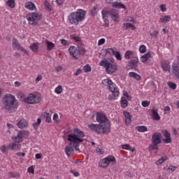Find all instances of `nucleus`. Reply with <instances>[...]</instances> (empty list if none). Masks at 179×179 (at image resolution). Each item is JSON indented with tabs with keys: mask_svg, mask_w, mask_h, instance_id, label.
<instances>
[{
	"mask_svg": "<svg viewBox=\"0 0 179 179\" xmlns=\"http://www.w3.org/2000/svg\"><path fill=\"white\" fill-rule=\"evenodd\" d=\"M15 155L16 156H19V157L22 156V157H24V156H26V154L24 152H17Z\"/></svg>",
	"mask_w": 179,
	"mask_h": 179,
	"instance_id": "obj_59",
	"label": "nucleus"
},
{
	"mask_svg": "<svg viewBox=\"0 0 179 179\" xmlns=\"http://www.w3.org/2000/svg\"><path fill=\"white\" fill-rule=\"evenodd\" d=\"M123 29H125V30H127V29H132L133 30H135L136 27L133 24L127 22V23L123 24Z\"/></svg>",
	"mask_w": 179,
	"mask_h": 179,
	"instance_id": "obj_30",
	"label": "nucleus"
},
{
	"mask_svg": "<svg viewBox=\"0 0 179 179\" xmlns=\"http://www.w3.org/2000/svg\"><path fill=\"white\" fill-rule=\"evenodd\" d=\"M117 50H115V48H107L106 49V55L109 54V55H114Z\"/></svg>",
	"mask_w": 179,
	"mask_h": 179,
	"instance_id": "obj_32",
	"label": "nucleus"
},
{
	"mask_svg": "<svg viewBox=\"0 0 179 179\" xmlns=\"http://www.w3.org/2000/svg\"><path fill=\"white\" fill-rule=\"evenodd\" d=\"M108 164L111 163L112 164H115L117 163V161L115 160V157L112 155H109L107 157H106Z\"/></svg>",
	"mask_w": 179,
	"mask_h": 179,
	"instance_id": "obj_25",
	"label": "nucleus"
},
{
	"mask_svg": "<svg viewBox=\"0 0 179 179\" xmlns=\"http://www.w3.org/2000/svg\"><path fill=\"white\" fill-rule=\"evenodd\" d=\"M161 66L162 68V70L164 71V72H169L170 73V69L171 68V66H170V62L169 61H164L162 62L161 64Z\"/></svg>",
	"mask_w": 179,
	"mask_h": 179,
	"instance_id": "obj_12",
	"label": "nucleus"
},
{
	"mask_svg": "<svg viewBox=\"0 0 179 179\" xmlns=\"http://www.w3.org/2000/svg\"><path fill=\"white\" fill-rule=\"evenodd\" d=\"M40 124H41V119L38 118L37 122H35L33 124V127H34V129H37L38 128V125H40Z\"/></svg>",
	"mask_w": 179,
	"mask_h": 179,
	"instance_id": "obj_43",
	"label": "nucleus"
},
{
	"mask_svg": "<svg viewBox=\"0 0 179 179\" xmlns=\"http://www.w3.org/2000/svg\"><path fill=\"white\" fill-rule=\"evenodd\" d=\"M166 160H167V157L163 156L161 157V159L156 161L155 163H156L157 166H159V164H162V163H164V162H166Z\"/></svg>",
	"mask_w": 179,
	"mask_h": 179,
	"instance_id": "obj_35",
	"label": "nucleus"
},
{
	"mask_svg": "<svg viewBox=\"0 0 179 179\" xmlns=\"http://www.w3.org/2000/svg\"><path fill=\"white\" fill-rule=\"evenodd\" d=\"M97 153H99V155H104V150L101 148H96Z\"/></svg>",
	"mask_w": 179,
	"mask_h": 179,
	"instance_id": "obj_55",
	"label": "nucleus"
},
{
	"mask_svg": "<svg viewBox=\"0 0 179 179\" xmlns=\"http://www.w3.org/2000/svg\"><path fill=\"white\" fill-rule=\"evenodd\" d=\"M85 138V133L79 129H73V133L68 135L67 141L70 142V146L73 143V147L75 148L76 152H80V150L78 148L79 145L83 142Z\"/></svg>",
	"mask_w": 179,
	"mask_h": 179,
	"instance_id": "obj_2",
	"label": "nucleus"
},
{
	"mask_svg": "<svg viewBox=\"0 0 179 179\" xmlns=\"http://www.w3.org/2000/svg\"><path fill=\"white\" fill-rule=\"evenodd\" d=\"M162 134L159 132L154 133L151 138L152 143L160 145V143H162Z\"/></svg>",
	"mask_w": 179,
	"mask_h": 179,
	"instance_id": "obj_11",
	"label": "nucleus"
},
{
	"mask_svg": "<svg viewBox=\"0 0 179 179\" xmlns=\"http://www.w3.org/2000/svg\"><path fill=\"white\" fill-rule=\"evenodd\" d=\"M30 49L33 52H37L38 51V43H34L30 45Z\"/></svg>",
	"mask_w": 179,
	"mask_h": 179,
	"instance_id": "obj_31",
	"label": "nucleus"
},
{
	"mask_svg": "<svg viewBox=\"0 0 179 179\" xmlns=\"http://www.w3.org/2000/svg\"><path fill=\"white\" fill-rule=\"evenodd\" d=\"M56 2L58 3V5H62V3L65 2V0H56Z\"/></svg>",
	"mask_w": 179,
	"mask_h": 179,
	"instance_id": "obj_62",
	"label": "nucleus"
},
{
	"mask_svg": "<svg viewBox=\"0 0 179 179\" xmlns=\"http://www.w3.org/2000/svg\"><path fill=\"white\" fill-rule=\"evenodd\" d=\"M100 66L105 68L106 73L108 75H113L117 71V64L113 62H110L106 59H103L99 62Z\"/></svg>",
	"mask_w": 179,
	"mask_h": 179,
	"instance_id": "obj_5",
	"label": "nucleus"
},
{
	"mask_svg": "<svg viewBox=\"0 0 179 179\" xmlns=\"http://www.w3.org/2000/svg\"><path fill=\"white\" fill-rule=\"evenodd\" d=\"M71 37L73 40H75L76 43H80V41H82L80 37L77 36L76 35H71Z\"/></svg>",
	"mask_w": 179,
	"mask_h": 179,
	"instance_id": "obj_44",
	"label": "nucleus"
},
{
	"mask_svg": "<svg viewBox=\"0 0 179 179\" xmlns=\"http://www.w3.org/2000/svg\"><path fill=\"white\" fill-rule=\"evenodd\" d=\"M86 15V12L85 10L80 9L77 12L71 13L69 15V21L71 24H79V22H82L85 20V16Z\"/></svg>",
	"mask_w": 179,
	"mask_h": 179,
	"instance_id": "obj_4",
	"label": "nucleus"
},
{
	"mask_svg": "<svg viewBox=\"0 0 179 179\" xmlns=\"http://www.w3.org/2000/svg\"><path fill=\"white\" fill-rule=\"evenodd\" d=\"M17 108V101L12 94L6 95L3 99V110L6 113H13Z\"/></svg>",
	"mask_w": 179,
	"mask_h": 179,
	"instance_id": "obj_3",
	"label": "nucleus"
},
{
	"mask_svg": "<svg viewBox=\"0 0 179 179\" xmlns=\"http://www.w3.org/2000/svg\"><path fill=\"white\" fill-rule=\"evenodd\" d=\"M164 136L166 138L163 141L164 143H171V134L167 131V130H164L162 131Z\"/></svg>",
	"mask_w": 179,
	"mask_h": 179,
	"instance_id": "obj_13",
	"label": "nucleus"
},
{
	"mask_svg": "<svg viewBox=\"0 0 179 179\" xmlns=\"http://www.w3.org/2000/svg\"><path fill=\"white\" fill-rule=\"evenodd\" d=\"M151 57H152V54H150V52H148L144 55L141 56L140 59L142 62L145 63L146 62V61H148V59H149V58H151Z\"/></svg>",
	"mask_w": 179,
	"mask_h": 179,
	"instance_id": "obj_23",
	"label": "nucleus"
},
{
	"mask_svg": "<svg viewBox=\"0 0 179 179\" xmlns=\"http://www.w3.org/2000/svg\"><path fill=\"white\" fill-rule=\"evenodd\" d=\"M139 59L136 57H131L130 61H129L128 64L131 68H136L138 66V62Z\"/></svg>",
	"mask_w": 179,
	"mask_h": 179,
	"instance_id": "obj_15",
	"label": "nucleus"
},
{
	"mask_svg": "<svg viewBox=\"0 0 179 179\" xmlns=\"http://www.w3.org/2000/svg\"><path fill=\"white\" fill-rule=\"evenodd\" d=\"M148 150L153 151L155 153H157V152H159V144L156 143H152L149 145Z\"/></svg>",
	"mask_w": 179,
	"mask_h": 179,
	"instance_id": "obj_18",
	"label": "nucleus"
},
{
	"mask_svg": "<svg viewBox=\"0 0 179 179\" xmlns=\"http://www.w3.org/2000/svg\"><path fill=\"white\" fill-rule=\"evenodd\" d=\"M45 43L46 46H47L48 51H51V50H53L54 47H55V44H54L52 42H51L48 40H45Z\"/></svg>",
	"mask_w": 179,
	"mask_h": 179,
	"instance_id": "obj_22",
	"label": "nucleus"
},
{
	"mask_svg": "<svg viewBox=\"0 0 179 179\" xmlns=\"http://www.w3.org/2000/svg\"><path fill=\"white\" fill-rule=\"evenodd\" d=\"M152 114L153 120H155V121H159L160 120V115H159L157 110L152 109Z\"/></svg>",
	"mask_w": 179,
	"mask_h": 179,
	"instance_id": "obj_28",
	"label": "nucleus"
},
{
	"mask_svg": "<svg viewBox=\"0 0 179 179\" xmlns=\"http://www.w3.org/2000/svg\"><path fill=\"white\" fill-rule=\"evenodd\" d=\"M61 43L62 45H68V41L65 39H61Z\"/></svg>",
	"mask_w": 179,
	"mask_h": 179,
	"instance_id": "obj_58",
	"label": "nucleus"
},
{
	"mask_svg": "<svg viewBox=\"0 0 179 179\" xmlns=\"http://www.w3.org/2000/svg\"><path fill=\"white\" fill-rule=\"evenodd\" d=\"M0 150H1L3 153H6V152L9 150V149H8V145H3L1 147Z\"/></svg>",
	"mask_w": 179,
	"mask_h": 179,
	"instance_id": "obj_48",
	"label": "nucleus"
},
{
	"mask_svg": "<svg viewBox=\"0 0 179 179\" xmlns=\"http://www.w3.org/2000/svg\"><path fill=\"white\" fill-rule=\"evenodd\" d=\"M136 131L138 132H146L148 131V127L146 126H138L136 127Z\"/></svg>",
	"mask_w": 179,
	"mask_h": 179,
	"instance_id": "obj_34",
	"label": "nucleus"
},
{
	"mask_svg": "<svg viewBox=\"0 0 179 179\" xmlns=\"http://www.w3.org/2000/svg\"><path fill=\"white\" fill-rule=\"evenodd\" d=\"M45 8L48 10V12H51V4L48 3V1H45L43 3Z\"/></svg>",
	"mask_w": 179,
	"mask_h": 179,
	"instance_id": "obj_38",
	"label": "nucleus"
},
{
	"mask_svg": "<svg viewBox=\"0 0 179 179\" xmlns=\"http://www.w3.org/2000/svg\"><path fill=\"white\" fill-rule=\"evenodd\" d=\"M80 73H82V70L78 69L77 70V71L74 73V75H75V76H79V75H80Z\"/></svg>",
	"mask_w": 179,
	"mask_h": 179,
	"instance_id": "obj_60",
	"label": "nucleus"
},
{
	"mask_svg": "<svg viewBox=\"0 0 179 179\" xmlns=\"http://www.w3.org/2000/svg\"><path fill=\"white\" fill-rule=\"evenodd\" d=\"M150 103L148 102V101H142V106L143 107H149Z\"/></svg>",
	"mask_w": 179,
	"mask_h": 179,
	"instance_id": "obj_51",
	"label": "nucleus"
},
{
	"mask_svg": "<svg viewBox=\"0 0 179 179\" xmlns=\"http://www.w3.org/2000/svg\"><path fill=\"white\" fill-rule=\"evenodd\" d=\"M132 51L127 50L124 54V58L125 59H130L131 57H132Z\"/></svg>",
	"mask_w": 179,
	"mask_h": 179,
	"instance_id": "obj_39",
	"label": "nucleus"
},
{
	"mask_svg": "<svg viewBox=\"0 0 179 179\" xmlns=\"http://www.w3.org/2000/svg\"><path fill=\"white\" fill-rule=\"evenodd\" d=\"M43 117L45 119L46 122H51V114L48 113H44Z\"/></svg>",
	"mask_w": 179,
	"mask_h": 179,
	"instance_id": "obj_36",
	"label": "nucleus"
},
{
	"mask_svg": "<svg viewBox=\"0 0 179 179\" xmlns=\"http://www.w3.org/2000/svg\"><path fill=\"white\" fill-rule=\"evenodd\" d=\"M17 126L18 128H20V129H23V128H27L29 124L27 120L22 119L17 122Z\"/></svg>",
	"mask_w": 179,
	"mask_h": 179,
	"instance_id": "obj_14",
	"label": "nucleus"
},
{
	"mask_svg": "<svg viewBox=\"0 0 179 179\" xmlns=\"http://www.w3.org/2000/svg\"><path fill=\"white\" fill-rule=\"evenodd\" d=\"M56 72H61L62 71V66H58L55 67Z\"/></svg>",
	"mask_w": 179,
	"mask_h": 179,
	"instance_id": "obj_57",
	"label": "nucleus"
},
{
	"mask_svg": "<svg viewBox=\"0 0 179 179\" xmlns=\"http://www.w3.org/2000/svg\"><path fill=\"white\" fill-rule=\"evenodd\" d=\"M123 115H124L126 124L129 125V124H131V120L132 118L131 113H129V112H127V111H124Z\"/></svg>",
	"mask_w": 179,
	"mask_h": 179,
	"instance_id": "obj_17",
	"label": "nucleus"
},
{
	"mask_svg": "<svg viewBox=\"0 0 179 179\" xmlns=\"http://www.w3.org/2000/svg\"><path fill=\"white\" fill-rule=\"evenodd\" d=\"M96 121L99 124H88V128L92 131H94L96 134H110L111 132V126L107 116L103 113H96Z\"/></svg>",
	"mask_w": 179,
	"mask_h": 179,
	"instance_id": "obj_1",
	"label": "nucleus"
},
{
	"mask_svg": "<svg viewBox=\"0 0 179 179\" xmlns=\"http://www.w3.org/2000/svg\"><path fill=\"white\" fill-rule=\"evenodd\" d=\"M157 34H159V31H154L153 33H152V34H150V36H157Z\"/></svg>",
	"mask_w": 179,
	"mask_h": 179,
	"instance_id": "obj_64",
	"label": "nucleus"
},
{
	"mask_svg": "<svg viewBox=\"0 0 179 179\" xmlns=\"http://www.w3.org/2000/svg\"><path fill=\"white\" fill-rule=\"evenodd\" d=\"M109 15L110 17L113 19V20L115 21L118 17H120V15L118 14V11L117 10H111L109 13Z\"/></svg>",
	"mask_w": 179,
	"mask_h": 179,
	"instance_id": "obj_20",
	"label": "nucleus"
},
{
	"mask_svg": "<svg viewBox=\"0 0 179 179\" xmlns=\"http://www.w3.org/2000/svg\"><path fill=\"white\" fill-rule=\"evenodd\" d=\"M41 14H38L37 13H32L27 15V20L29 24H31L32 26H37V22H38V20H41Z\"/></svg>",
	"mask_w": 179,
	"mask_h": 179,
	"instance_id": "obj_8",
	"label": "nucleus"
},
{
	"mask_svg": "<svg viewBox=\"0 0 179 179\" xmlns=\"http://www.w3.org/2000/svg\"><path fill=\"white\" fill-rule=\"evenodd\" d=\"M55 92L57 94H61L62 93V85H58L55 88Z\"/></svg>",
	"mask_w": 179,
	"mask_h": 179,
	"instance_id": "obj_42",
	"label": "nucleus"
},
{
	"mask_svg": "<svg viewBox=\"0 0 179 179\" xmlns=\"http://www.w3.org/2000/svg\"><path fill=\"white\" fill-rule=\"evenodd\" d=\"M24 6L26 9H28L29 10H34V9H36V5H34L33 2L31 1L25 3Z\"/></svg>",
	"mask_w": 179,
	"mask_h": 179,
	"instance_id": "obj_21",
	"label": "nucleus"
},
{
	"mask_svg": "<svg viewBox=\"0 0 179 179\" xmlns=\"http://www.w3.org/2000/svg\"><path fill=\"white\" fill-rule=\"evenodd\" d=\"M30 135V132L26 130L19 131L17 136H14L12 138L14 142H17V143H20V142H23V136H29Z\"/></svg>",
	"mask_w": 179,
	"mask_h": 179,
	"instance_id": "obj_10",
	"label": "nucleus"
},
{
	"mask_svg": "<svg viewBox=\"0 0 179 179\" xmlns=\"http://www.w3.org/2000/svg\"><path fill=\"white\" fill-rule=\"evenodd\" d=\"M19 51H22V52H24V54H28L27 50H26V49L23 48V47H20V45L19 46V48L17 49Z\"/></svg>",
	"mask_w": 179,
	"mask_h": 179,
	"instance_id": "obj_54",
	"label": "nucleus"
},
{
	"mask_svg": "<svg viewBox=\"0 0 179 179\" xmlns=\"http://www.w3.org/2000/svg\"><path fill=\"white\" fill-rule=\"evenodd\" d=\"M28 173H31V174H34V166H31L28 168Z\"/></svg>",
	"mask_w": 179,
	"mask_h": 179,
	"instance_id": "obj_53",
	"label": "nucleus"
},
{
	"mask_svg": "<svg viewBox=\"0 0 179 179\" xmlns=\"http://www.w3.org/2000/svg\"><path fill=\"white\" fill-rule=\"evenodd\" d=\"M176 169H177L176 166H170L168 168V170H171V171H174L176 170Z\"/></svg>",
	"mask_w": 179,
	"mask_h": 179,
	"instance_id": "obj_63",
	"label": "nucleus"
},
{
	"mask_svg": "<svg viewBox=\"0 0 179 179\" xmlns=\"http://www.w3.org/2000/svg\"><path fill=\"white\" fill-rule=\"evenodd\" d=\"M70 173L73 175L74 177H79L80 174L78 171H76L75 170L70 171Z\"/></svg>",
	"mask_w": 179,
	"mask_h": 179,
	"instance_id": "obj_50",
	"label": "nucleus"
},
{
	"mask_svg": "<svg viewBox=\"0 0 179 179\" xmlns=\"http://www.w3.org/2000/svg\"><path fill=\"white\" fill-rule=\"evenodd\" d=\"M110 164H108V162L107 161L106 158L102 159L99 162L100 167L106 168L108 167Z\"/></svg>",
	"mask_w": 179,
	"mask_h": 179,
	"instance_id": "obj_26",
	"label": "nucleus"
},
{
	"mask_svg": "<svg viewBox=\"0 0 179 179\" xmlns=\"http://www.w3.org/2000/svg\"><path fill=\"white\" fill-rule=\"evenodd\" d=\"M120 104L122 108H126V107H128V101L127 100V98H125V96L122 97Z\"/></svg>",
	"mask_w": 179,
	"mask_h": 179,
	"instance_id": "obj_24",
	"label": "nucleus"
},
{
	"mask_svg": "<svg viewBox=\"0 0 179 179\" xmlns=\"http://www.w3.org/2000/svg\"><path fill=\"white\" fill-rule=\"evenodd\" d=\"M114 57H115L117 61H122V55H121V53L120 52L116 51L115 52V55H113Z\"/></svg>",
	"mask_w": 179,
	"mask_h": 179,
	"instance_id": "obj_37",
	"label": "nucleus"
},
{
	"mask_svg": "<svg viewBox=\"0 0 179 179\" xmlns=\"http://www.w3.org/2000/svg\"><path fill=\"white\" fill-rule=\"evenodd\" d=\"M104 43H106V39L102 38L99 40L98 45H103V44H104Z\"/></svg>",
	"mask_w": 179,
	"mask_h": 179,
	"instance_id": "obj_52",
	"label": "nucleus"
},
{
	"mask_svg": "<svg viewBox=\"0 0 179 179\" xmlns=\"http://www.w3.org/2000/svg\"><path fill=\"white\" fill-rule=\"evenodd\" d=\"M20 45V43H19V42L17 41V39H16L15 38H13V48H14V50H17L19 46Z\"/></svg>",
	"mask_w": 179,
	"mask_h": 179,
	"instance_id": "obj_33",
	"label": "nucleus"
},
{
	"mask_svg": "<svg viewBox=\"0 0 179 179\" xmlns=\"http://www.w3.org/2000/svg\"><path fill=\"white\" fill-rule=\"evenodd\" d=\"M6 5H8L9 8H15V0H8L6 1Z\"/></svg>",
	"mask_w": 179,
	"mask_h": 179,
	"instance_id": "obj_40",
	"label": "nucleus"
},
{
	"mask_svg": "<svg viewBox=\"0 0 179 179\" xmlns=\"http://www.w3.org/2000/svg\"><path fill=\"white\" fill-rule=\"evenodd\" d=\"M66 155L68 157L72 156L73 155V148L71 147V145H68L65 148Z\"/></svg>",
	"mask_w": 179,
	"mask_h": 179,
	"instance_id": "obj_19",
	"label": "nucleus"
},
{
	"mask_svg": "<svg viewBox=\"0 0 179 179\" xmlns=\"http://www.w3.org/2000/svg\"><path fill=\"white\" fill-rule=\"evenodd\" d=\"M21 146L19 143H13L7 145V149L8 150H17V149H20Z\"/></svg>",
	"mask_w": 179,
	"mask_h": 179,
	"instance_id": "obj_16",
	"label": "nucleus"
},
{
	"mask_svg": "<svg viewBox=\"0 0 179 179\" xmlns=\"http://www.w3.org/2000/svg\"><path fill=\"white\" fill-rule=\"evenodd\" d=\"M40 101H41V97H40V95L33 94H30L28 97L24 99V102L27 103V104H36L37 103H40Z\"/></svg>",
	"mask_w": 179,
	"mask_h": 179,
	"instance_id": "obj_9",
	"label": "nucleus"
},
{
	"mask_svg": "<svg viewBox=\"0 0 179 179\" xmlns=\"http://www.w3.org/2000/svg\"><path fill=\"white\" fill-rule=\"evenodd\" d=\"M35 80L36 82H40V80H43V76H38Z\"/></svg>",
	"mask_w": 179,
	"mask_h": 179,
	"instance_id": "obj_61",
	"label": "nucleus"
},
{
	"mask_svg": "<svg viewBox=\"0 0 179 179\" xmlns=\"http://www.w3.org/2000/svg\"><path fill=\"white\" fill-rule=\"evenodd\" d=\"M168 86L170 87V89H172V90H176L177 89V84L174 83L169 82Z\"/></svg>",
	"mask_w": 179,
	"mask_h": 179,
	"instance_id": "obj_41",
	"label": "nucleus"
},
{
	"mask_svg": "<svg viewBox=\"0 0 179 179\" xmlns=\"http://www.w3.org/2000/svg\"><path fill=\"white\" fill-rule=\"evenodd\" d=\"M83 70L85 73L90 72L92 71V67L90 66V65L87 64L83 67Z\"/></svg>",
	"mask_w": 179,
	"mask_h": 179,
	"instance_id": "obj_45",
	"label": "nucleus"
},
{
	"mask_svg": "<svg viewBox=\"0 0 179 179\" xmlns=\"http://www.w3.org/2000/svg\"><path fill=\"white\" fill-rule=\"evenodd\" d=\"M139 51L141 54H145V52H146V46L144 45H141L139 48Z\"/></svg>",
	"mask_w": 179,
	"mask_h": 179,
	"instance_id": "obj_46",
	"label": "nucleus"
},
{
	"mask_svg": "<svg viewBox=\"0 0 179 179\" xmlns=\"http://www.w3.org/2000/svg\"><path fill=\"white\" fill-rule=\"evenodd\" d=\"M69 51L70 55H71L73 58H75V59H78V58L80 57V55H85V48L71 46L69 48Z\"/></svg>",
	"mask_w": 179,
	"mask_h": 179,
	"instance_id": "obj_7",
	"label": "nucleus"
},
{
	"mask_svg": "<svg viewBox=\"0 0 179 179\" xmlns=\"http://www.w3.org/2000/svg\"><path fill=\"white\" fill-rule=\"evenodd\" d=\"M53 121H54L56 124L59 123V117H58V114L55 113V114L53 115Z\"/></svg>",
	"mask_w": 179,
	"mask_h": 179,
	"instance_id": "obj_47",
	"label": "nucleus"
},
{
	"mask_svg": "<svg viewBox=\"0 0 179 179\" xmlns=\"http://www.w3.org/2000/svg\"><path fill=\"white\" fill-rule=\"evenodd\" d=\"M102 85L103 86H108L110 92L113 93V96L114 97H118L120 96V91L118 90V88L114 85L113 81L110 79H104L102 80Z\"/></svg>",
	"mask_w": 179,
	"mask_h": 179,
	"instance_id": "obj_6",
	"label": "nucleus"
},
{
	"mask_svg": "<svg viewBox=\"0 0 179 179\" xmlns=\"http://www.w3.org/2000/svg\"><path fill=\"white\" fill-rule=\"evenodd\" d=\"M122 149H124V150H131V146L129 144H124L122 145Z\"/></svg>",
	"mask_w": 179,
	"mask_h": 179,
	"instance_id": "obj_49",
	"label": "nucleus"
},
{
	"mask_svg": "<svg viewBox=\"0 0 179 179\" xmlns=\"http://www.w3.org/2000/svg\"><path fill=\"white\" fill-rule=\"evenodd\" d=\"M129 76H130V78H134L136 80H141V76L135 72L129 73Z\"/></svg>",
	"mask_w": 179,
	"mask_h": 179,
	"instance_id": "obj_29",
	"label": "nucleus"
},
{
	"mask_svg": "<svg viewBox=\"0 0 179 179\" xmlns=\"http://www.w3.org/2000/svg\"><path fill=\"white\" fill-rule=\"evenodd\" d=\"M101 13H102L103 17H106V15H110V12L106 11V10H102Z\"/></svg>",
	"mask_w": 179,
	"mask_h": 179,
	"instance_id": "obj_56",
	"label": "nucleus"
},
{
	"mask_svg": "<svg viewBox=\"0 0 179 179\" xmlns=\"http://www.w3.org/2000/svg\"><path fill=\"white\" fill-rule=\"evenodd\" d=\"M171 20V17L170 15H166L159 19V22L160 23H167V22H170Z\"/></svg>",
	"mask_w": 179,
	"mask_h": 179,
	"instance_id": "obj_27",
	"label": "nucleus"
}]
</instances>
